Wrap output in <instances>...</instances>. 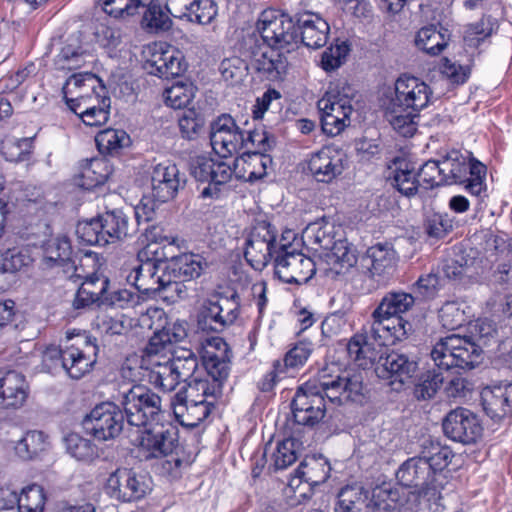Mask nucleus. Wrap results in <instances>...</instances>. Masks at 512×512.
<instances>
[{
	"mask_svg": "<svg viewBox=\"0 0 512 512\" xmlns=\"http://www.w3.org/2000/svg\"><path fill=\"white\" fill-rule=\"evenodd\" d=\"M362 372L333 373L325 368L318 376L301 385L292 400V413L296 423L314 426L325 416V398L341 405L348 401H361L364 395Z\"/></svg>",
	"mask_w": 512,
	"mask_h": 512,
	"instance_id": "obj_1",
	"label": "nucleus"
},
{
	"mask_svg": "<svg viewBox=\"0 0 512 512\" xmlns=\"http://www.w3.org/2000/svg\"><path fill=\"white\" fill-rule=\"evenodd\" d=\"M293 18L281 10H264L256 28L267 47L252 51L250 66L260 77L269 81L282 80L288 71V59L280 50L297 43L298 33Z\"/></svg>",
	"mask_w": 512,
	"mask_h": 512,
	"instance_id": "obj_2",
	"label": "nucleus"
},
{
	"mask_svg": "<svg viewBox=\"0 0 512 512\" xmlns=\"http://www.w3.org/2000/svg\"><path fill=\"white\" fill-rule=\"evenodd\" d=\"M99 347L96 338L86 331L67 330L63 348L47 347L42 354V371L57 373L64 370L71 378L80 379L97 361Z\"/></svg>",
	"mask_w": 512,
	"mask_h": 512,
	"instance_id": "obj_3",
	"label": "nucleus"
},
{
	"mask_svg": "<svg viewBox=\"0 0 512 512\" xmlns=\"http://www.w3.org/2000/svg\"><path fill=\"white\" fill-rule=\"evenodd\" d=\"M414 302L415 298L410 293L386 294L372 313L371 336L382 342H398L406 339L412 331V324L401 315L409 311Z\"/></svg>",
	"mask_w": 512,
	"mask_h": 512,
	"instance_id": "obj_4",
	"label": "nucleus"
},
{
	"mask_svg": "<svg viewBox=\"0 0 512 512\" xmlns=\"http://www.w3.org/2000/svg\"><path fill=\"white\" fill-rule=\"evenodd\" d=\"M113 399L121 406L127 423L138 428L158 421L163 413L161 398L145 385H123Z\"/></svg>",
	"mask_w": 512,
	"mask_h": 512,
	"instance_id": "obj_5",
	"label": "nucleus"
},
{
	"mask_svg": "<svg viewBox=\"0 0 512 512\" xmlns=\"http://www.w3.org/2000/svg\"><path fill=\"white\" fill-rule=\"evenodd\" d=\"M354 95V88L346 81L339 80L330 84L325 95L317 103L325 134L336 136L350 125Z\"/></svg>",
	"mask_w": 512,
	"mask_h": 512,
	"instance_id": "obj_6",
	"label": "nucleus"
},
{
	"mask_svg": "<svg viewBox=\"0 0 512 512\" xmlns=\"http://www.w3.org/2000/svg\"><path fill=\"white\" fill-rule=\"evenodd\" d=\"M442 175L445 185L465 184L474 196H480L485 190V165L459 151H451L442 158Z\"/></svg>",
	"mask_w": 512,
	"mask_h": 512,
	"instance_id": "obj_7",
	"label": "nucleus"
},
{
	"mask_svg": "<svg viewBox=\"0 0 512 512\" xmlns=\"http://www.w3.org/2000/svg\"><path fill=\"white\" fill-rule=\"evenodd\" d=\"M480 348L467 338L451 334L440 339L431 351V358L439 370L473 368L478 363Z\"/></svg>",
	"mask_w": 512,
	"mask_h": 512,
	"instance_id": "obj_8",
	"label": "nucleus"
},
{
	"mask_svg": "<svg viewBox=\"0 0 512 512\" xmlns=\"http://www.w3.org/2000/svg\"><path fill=\"white\" fill-rule=\"evenodd\" d=\"M294 237L295 234L290 230L282 235L279 251L274 259L275 275L285 283L303 284L312 278L316 268L311 258L297 252L287 242Z\"/></svg>",
	"mask_w": 512,
	"mask_h": 512,
	"instance_id": "obj_9",
	"label": "nucleus"
},
{
	"mask_svg": "<svg viewBox=\"0 0 512 512\" xmlns=\"http://www.w3.org/2000/svg\"><path fill=\"white\" fill-rule=\"evenodd\" d=\"M395 494L385 486L376 487L370 492L359 485H347L338 492L335 512H375L387 510V500H395Z\"/></svg>",
	"mask_w": 512,
	"mask_h": 512,
	"instance_id": "obj_10",
	"label": "nucleus"
},
{
	"mask_svg": "<svg viewBox=\"0 0 512 512\" xmlns=\"http://www.w3.org/2000/svg\"><path fill=\"white\" fill-rule=\"evenodd\" d=\"M190 172L196 181L207 183L200 192L204 199L221 198L228 192L227 184L233 175V170L228 163L207 156L192 158Z\"/></svg>",
	"mask_w": 512,
	"mask_h": 512,
	"instance_id": "obj_11",
	"label": "nucleus"
},
{
	"mask_svg": "<svg viewBox=\"0 0 512 512\" xmlns=\"http://www.w3.org/2000/svg\"><path fill=\"white\" fill-rule=\"evenodd\" d=\"M125 414L121 406L113 402L96 405L83 420L86 432L98 440L106 441L116 438L124 426Z\"/></svg>",
	"mask_w": 512,
	"mask_h": 512,
	"instance_id": "obj_12",
	"label": "nucleus"
},
{
	"mask_svg": "<svg viewBox=\"0 0 512 512\" xmlns=\"http://www.w3.org/2000/svg\"><path fill=\"white\" fill-rule=\"evenodd\" d=\"M151 490L150 479L133 469L119 468L110 474L106 492L122 502H133L144 498Z\"/></svg>",
	"mask_w": 512,
	"mask_h": 512,
	"instance_id": "obj_13",
	"label": "nucleus"
},
{
	"mask_svg": "<svg viewBox=\"0 0 512 512\" xmlns=\"http://www.w3.org/2000/svg\"><path fill=\"white\" fill-rule=\"evenodd\" d=\"M239 316L238 296H215L207 300L200 311L198 324L202 330L222 332Z\"/></svg>",
	"mask_w": 512,
	"mask_h": 512,
	"instance_id": "obj_14",
	"label": "nucleus"
},
{
	"mask_svg": "<svg viewBox=\"0 0 512 512\" xmlns=\"http://www.w3.org/2000/svg\"><path fill=\"white\" fill-rule=\"evenodd\" d=\"M279 242L269 223L260 222L251 230L246 240L244 256L255 270L261 271L279 251Z\"/></svg>",
	"mask_w": 512,
	"mask_h": 512,
	"instance_id": "obj_15",
	"label": "nucleus"
},
{
	"mask_svg": "<svg viewBox=\"0 0 512 512\" xmlns=\"http://www.w3.org/2000/svg\"><path fill=\"white\" fill-rule=\"evenodd\" d=\"M166 322L165 313L159 308H148L140 317V323L143 327L154 330L145 351L154 353H164L171 351L172 343L179 342L184 338L185 330L178 324L174 323L171 326H163Z\"/></svg>",
	"mask_w": 512,
	"mask_h": 512,
	"instance_id": "obj_16",
	"label": "nucleus"
},
{
	"mask_svg": "<svg viewBox=\"0 0 512 512\" xmlns=\"http://www.w3.org/2000/svg\"><path fill=\"white\" fill-rule=\"evenodd\" d=\"M210 141L214 152L226 158L243 149L244 131L232 116L222 114L211 123Z\"/></svg>",
	"mask_w": 512,
	"mask_h": 512,
	"instance_id": "obj_17",
	"label": "nucleus"
},
{
	"mask_svg": "<svg viewBox=\"0 0 512 512\" xmlns=\"http://www.w3.org/2000/svg\"><path fill=\"white\" fill-rule=\"evenodd\" d=\"M150 181L152 196L161 203L174 199L186 185L185 175L180 173L176 164L169 161L152 167Z\"/></svg>",
	"mask_w": 512,
	"mask_h": 512,
	"instance_id": "obj_18",
	"label": "nucleus"
},
{
	"mask_svg": "<svg viewBox=\"0 0 512 512\" xmlns=\"http://www.w3.org/2000/svg\"><path fill=\"white\" fill-rule=\"evenodd\" d=\"M417 369L418 363L414 358L392 351L379 357L375 372L379 378L389 380L391 385L398 384L399 387L395 388L398 390L414 377Z\"/></svg>",
	"mask_w": 512,
	"mask_h": 512,
	"instance_id": "obj_19",
	"label": "nucleus"
},
{
	"mask_svg": "<svg viewBox=\"0 0 512 512\" xmlns=\"http://www.w3.org/2000/svg\"><path fill=\"white\" fill-rule=\"evenodd\" d=\"M443 431L455 442L471 444L480 437L482 427L473 412L465 408H457L445 417Z\"/></svg>",
	"mask_w": 512,
	"mask_h": 512,
	"instance_id": "obj_20",
	"label": "nucleus"
},
{
	"mask_svg": "<svg viewBox=\"0 0 512 512\" xmlns=\"http://www.w3.org/2000/svg\"><path fill=\"white\" fill-rule=\"evenodd\" d=\"M432 96L431 88L421 79L402 75L395 83V97L392 102L419 112L428 106Z\"/></svg>",
	"mask_w": 512,
	"mask_h": 512,
	"instance_id": "obj_21",
	"label": "nucleus"
},
{
	"mask_svg": "<svg viewBox=\"0 0 512 512\" xmlns=\"http://www.w3.org/2000/svg\"><path fill=\"white\" fill-rule=\"evenodd\" d=\"M308 170L317 182L331 183L345 170L344 155L334 147L325 146L310 156Z\"/></svg>",
	"mask_w": 512,
	"mask_h": 512,
	"instance_id": "obj_22",
	"label": "nucleus"
},
{
	"mask_svg": "<svg viewBox=\"0 0 512 512\" xmlns=\"http://www.w3.org/2000/svg\"><path fill=\"white\" fill-rule=\"evenodd\" d=\"M178 448L177 432L174 429L146 431L140 438L138 457L141 460H158Z\"/></svg>",
	"mask_w": 512,
	"mask_h": 512,
	"instance_id": "obj_23",
	"label": "nucleus"
},
{
	"mask_svg": "<svg viewBox=\"0 0 512 512\" xmlns=\"http://www.w3.org/2000/svg\"><path fill=\"white\" fill-rule=\"evenodd\" d=\"M143 366L146 370L145 377L148 382L163 392L173 391L180 383L169 358H166L163 353L146 351Z\"/></svg>",
	"mask_w": 512,
	"mask_h": 512,
	"instance_id": "obj_24",
	"label": "nucleus"
},
{
	"mask_svg": "<svg viewBox=\"0 0 512 512\" xmlns=\"http://www.w3.org/2000/svg\"><path fill=\"white\" fill-rule=\"evenodd\" d=\"M485 413L494 421H500L512 413V383L501 382L481 391Z\"/></svg>",
	"mask_w": 512,
	"mask_h": 512,
	"instance_id": "obj_25",
	"label": "nucleus"
},
{
	"mask_svg": "<svg viewBox=\"0 0 512 512\" xmlns=\"http://www.w3.org/2000/svg\"><path fill=\"white\" fill-rule=\"evenodd\" d=\"M163 270L166 271L165 261L148 259L133 266L126 276V280L139 292L146 295H153L159 290V283L163 281Z\"/></svg>",
	"mask_w": 512,
	"mask_h": 512,
	"instance_id": "obj_26",
	"label": "nucleus"
},
{
	"mask_svg": "<svg viewBox=\"0 0 512 512\" xmlns=\"http://www.w3.org/2000/svg\"><path fill=\"white\" fill-rule=\"evenodd\" d=\"M396 342H382L374 339L370 333V327L365 328L364 333L351 338L347 345V352L351 360L359 367L366 368L379 360V349L385 345H393Z\"/></svg>",
	"mask_w": 512,
	"mask_h": 512,
	"instance_id": "obj_27",
	"label": "nucleus"
},
{
	"mask_svg": "<svg viewBox=\"0 0 512 512\" xmlns=\"http://www.w3.org/2000/svg\"><path fill=\"white\" fill-rule=\"evenodd\" d=\"M296 31L299 30L302 43L312 49L323 47L328 40L329 24L319 15L305 12L296 18Z\"/></svg>",
	"mask_w": 512,
	"mask_h": 512,
	"instance_id": "obj_28",
	"label": "nucleus"
},
{
	"mask_svg": "<svg viewBox=\"0 0 512 512\" xmlns=\"http://www.w3.org/2000/svg\"><path fill=\"white\" fill-rule=\"evenodd\" d=\"M28 396V384L24 375L10 370L0 372V407L19 408Z\"/></svg>",
	"mask_w": 512,
	"mask_h": 512,
	"instance_id": "obj_29",
	"label": "nucleus"
},
{
	"mask_svg": "<svg viewBox=\"0 0 512 512\" xmlns=\"http://www.w3.org/2000/svg\"><path fill=\"white\" fill-rule=\"evenodd\" d=\"M396 479L407 488L421 489L436 482L430 473V465L421 456L407 459L397 470Z\"/></svg>",
	"mask_w": 512,
	"mask_h": 512,
	"instance_id": "obj_30",
	"label": "nucleus"
},
{
	"mask_svg": "<svg viewBox=\"0 0 512 512\" xmlns=\"http://www.w3.org/2000/svg\"><path fill=\"white\" fill-rule=\"evenodd\" d=\"M170 407L177 422L183 427L192 429L197 427L210 415L214 406L212 402H190V399L180 400L176 395H173Z\"/></svg>",
	"mask_w": 512,
	"mask_h": 512,
	"instance_id": "obj_31",
	"label": "nucleus"
},
{
	"mask_svg": "<svg viewBox=\"0 0 512 512\" xmlns=\"http://www.w3.org/2000/svg\"><path fill=\"white\" fill-rule=\"evenodd\" d=\"M180 53L166 44H155L147 65L150 73L159 77L169 78L182 73Z\"/></svg>",
	"mask_w": 512,
	"mask_h": 512,
	"instance_id": "obj_32",
	"label": "nucleus"
},
{
	"mask_svg": "<svg viewBox=\"0 0 512 512\" xmlns=\"http://www.w3.org/2000/svg\"><path fill=\"white\" fill-rule=\"evenodd\" d=\"M397 254L388 243H378L369 247L362 256L360 264L371 276L389 273L396 265Z\"/></svg>",
	"mask_w": 512,
	"mask_h": 512,
	"instance_id": "obj_33",
	"label": "nucleus"
},
{
	"mask_svg": "<svg viewBox=\"0 0 512 512\" xmlns=\"http://www.w3.org/2000/svg\"><path fill=\"white\" fill-rule=\"evenodd\" d=\"M99 220L106 245L123 241L134 233V225L122 210L108 211Z\"/></svg>",
	"mask_w": 512,
	"mask_h": 512,
	"instance_id": "obj_34",
	"label": "nucleus"
},
{
	"mask_svg": "<svg viewBox=\"0 0 512 512\" xmlns=\"http://www.w3.org/2000/svg\"><path fill=\"white\" fill-rule=\"evenodd\" d=\"M221 394L222 389L220 388V384L214 383L209 377L205 376L203 378L194 377L190 379L186 382V386L175 395L180 400L190 399V402H212L214 406L215 400L221 396Z\"/></svg>",
	"mask_w": 512,
	"mask_h": 512,
	"instance_id": "obj_35",
	"label": "nucleus"
},
{
	"mask_svg": "<svg viewBox=\"0 0 512 512\" xmlns=\"http://www.w3.org/2000/svg\"><path fill=\"white\" fill-rule=\"evenodd\" d=\"M166 270L182 281L198 278L207 267L205 259L194 253H184L165 261Z\"/></svg>",
	"mask_w": 512,
	"mask_h": 512,
	"instance_id": "obj_36",
	"label": "nucleus"
},
{
	"mask_svg": "<svg viewBox=\"0 0 512 512\" xmlns=\"http://www.w3.org/2000/svg\"><path fill=\"white\" fill-rule=\"evenodd\" d=\"M449 30L441 26L422 27L415 36V45L429 55H439L450 41Z\"/></svg>",
	"mask_w": 512,
	"mask_h": 512,
	"instance_id": "obj_37",
	"label": "nucleus"
},
{
	"mask_svg": "<svg viewBox=\"0 0 512 512\" xmlns=\"http://www.w3.org/2000/svg\"><path fill=\"white\" fill-rule=\"evenodd\" d=\"M323 257L336 273L352 268L358 261L355 246L341 237L336 239L331 249L323 253Z\"/></svg>",
	"mask_w": 512,
	"mask_h": 512,
	"instance_id": "obj_38",
	"label": "nucleus"
},
{
	"mask_svg": "<svg viewBox=\"0 0 512 512\" xmlns=\"http://www.w3.org/2000/svg\"><path fill=\"white\" fill-rule=\"evenodd\" d=\"M111 174L108 162L102 158L85 160L77 176V185L90 190L106 182Z\"/></svg>",
	"mask_w": 512,
	"mask_h": 512,
	"instance_id": "obj_39",
	"label": "nucleus"
},
{
	"mask_svg": "<svg viewBox=\"0 0 512 512\" xmlns=\"http://www.w3.org/2000/svg\"><path fill=\"white\" fill-rule=\"evenodd\" d=\"M303 241L315 251L324 252L331 249L336 241L335 227L327 222L310 223L303 231Z\"/></svg>",
	"mask_w": 512,
	"mask_h": 512,
	"instance_id": "obj_40",
	"label": "nucleus"
},
{
	"mask_svg": "<svg viewBox=\"0 0 512 512\" xmlns=\"http://www.w3.org/2000/svg\"><path fill=\"white\" fill-rule=\"evenodd\" d=\"M409 502L417 512H443L445 506L436 482L410 492Z\"/></svg>",
	"mask_w": 512,
	"mask_h": 512,
	"instance_id": "obj_41",
	"label": "nucleus"
},
{
	"mask_svg": "<svg viewBox=\"0 0 512 512\" xmlns=\"http://www.w3.org/2000/svg\"><path fill=\"white\" fill-rule=\"evenodd\" d=\"M243 164V171L246 174V180L254 182L262 179L267 175V170L272 166V157L260 151H245L236 160V167H239V163Z\"/></svg>",
	"mask_w": 512,
	"mask_h": 512,
	"instance_id": "obj_42",
	"label": "nucleus"
},
{
	"mask_svg": "<svg viewBox=\"0 0 512 512\" xmlns=\"http://www.w3.org/2000/svg\"><path fill=\"white\" fill-rule=\"evenodd\" d=\"M385 117L393 129L404 137L413 136L417 130L415 119L418 117V112L405 109L392 101L387 107Z\"/></svg>",
	"mask_w": 512,
	"mask_h": 512,
	"instance_id": "obj_43",
	"label": "nucleus"
},
{
	"mask_svg": "<svg viewBox=\"0 0 512 512\" xmlns=\"http://www.w3.org/2000/svg\"><path fill=\"white\" fill-rule=\"evenodd\" d=\"M43 261L46 266H60L67 264L71 259L72 246L65 235H57L43 243Z\"/></svg>",
	"mask_w": 512,
	"mask_h": 512,
	"instance_id": "obj_44",
	"label": "nucleus"
},
{
	"mask_svg": "<svg viewBox=\"0 0 512 512\" xmlns=\"http://www.w3.org/2000/svg\"><path fill=\"white\" fill-rule=\"evenodd\" d=\"M391 179L393 186L407 197L414 196L421 186L415 167L405 160L396 163Z\"/></svg>",
	"mask_w": 512,
	"mask_h": 512,
	"instance_id": "obj_45",
	"label": "nucleus"
},
{
	"mask_svg": "<svg viewBox=\"0 0 512 512\" xmlns=\"http://www.w3.org/2000/svg\"><path fill=\"white\" fill-rule=\"evenodd\" d=\"M95 142L102 154L115 155L131 144L130 136L124 130L105 129L100 131Z\"/></svg>",
	"mask_w": 512,
	"mask_h": 512,
	"instance_id": "obj_46",
	"label": "nucleus"
},
{
	"mask_svg": "<svg viewBox=\"0 0 512 512\" xmlns=\"http://www.w3.org/2000/svg\"><path fill=\"white\" fill-rule=\"evenodd\" d=\"M163 281L159 283V290L153 295H158L169 304L176 303L188 297V288L185 282L175 277L169 270H163Z\"/></svg>",
	"mask_w": 512,
	"mask_h": 512,
	"instance_id": "obj_47",
	"label": "nucleus"
},
{
	"mask_svg": "<svg viewBox=\"0 0 512 512\" xmlns=\"http://www.w3.org/2000/svg\"><path fill=\"white\" fill-rule=\"evenodd\" d=\"M93 56L81 46L69 43L62 47L56 57V65L62 70H74L91 61Z\"/></svg>",
	"mask_w": 512,
	"mask_h": 512,
	"instance_id": "obj_48",
	"label": "nucleus"
},
{
	"mask_svg": "<svg viewBox=\"0 0 512 512\" xmlns=\"http://www.w3.org/2000/svg\"><path fill=\"white\" fill-rule=\"evenodd\" d=\"M330 466L324 458H311L300 464L296 470L297 476L311 484L324 483L329 478Z\"/></svg>",
	"mask_w": 512,
	"mask_h": 512,
	"instance_id": "obj_49",
	"label": "nucleus"
},
{
	"mask_svg": "<svg viewBox=\"0 0 512 512\" xmlns=\"http://www.w3.org/2000/svg\"><path fill=\"white\" fill-rule=\"evenodd\" d=\"M97 86L102 92L104 91V87L99 85V79L94 74L88 72L73 74L62 88L63 97L66 99L79 94L94 92Z\"/></svg>",
	"mask_w": 512,
	"mask_h": 512,
	"instance_id": "obj_50",
	"label": "nucleus"
},
{
	"mask_svg": "<svg viewBox=\"0 0 512 512\" xmlns=\"http://www.w3.org/2000/svg\"><path fill=\"white\" fill-rule=\"evenodd\" d=\"M47 446V438L43 432L28 431L17 442L15 451L20 458L29 460L36 456L38 453L44 451Z\"/></svg>",
	"mask_w": 512,
	"mask_h": 512,
	"instance_id": "obj_51",
	"label": "nucleus"
},
{
	"mask_svg": "<svg viewBox=\"0 0 512 512\" xmlns=\"http://www.w3.org/2000/svg\"><path fill=\"white\" fill-rule=\"evenodd\" d=\"M93 329L102 335L114 336L127 333L131 327L123 315L99 314L92 323Z\"/></svg>",
	"mask_w": 512,
	"mask_h": 512,
	"instance_id": "obj_52",
	"label": "nucleus"
},
{
	"mask_svg": "<svg viewBox=\"0 0 512 512\" xmlns=\"http://www.w3.org/2000/svg\"><path fill=\"white\" fill-rule=\"evenodd\" d=\"M451 450L440 445L438 442H429V446H425L421 458H424L430 465V473L436 480L437 472L443 470L451 461Z\"/></svg>",
	"mask_w": 512,
	"mask_h": 512,
	"instance_id": "obj_53",
	"label": "nucleus"
},
{
	"mask_svg": "<svg viewBox=\"0 0 512 512\" xmlns=\"http://www.w3.org/2000/svg\"><path fill=\"white\" fill-rule=\"evenodd\" d=\"M444 382V376L435 369L422 373L414 386V396L418 400L433 398Z\"/></svg>",
	"mask_w": 512,
	"mask_h": 512,
	"instance_id": "obj_54",
	"label": "nucleus"
},
{
	"mask_svg": "<svg viewBox=\"0 0 512 512\" xmlns=\"http://www.w3.org/2000/svg\"><path fill=\"white\" fill-rule=\"evenodd\" d=\"M169 361L178 380L187 382L194 378L198 368V359L191 350L181 349Z\"/></svg>",
	"mask_w": 512,
	"mask_h": 512,
	"instance_id": "obj_55",
	"label": "nucleus"
},
{
	"mask_svg": "<svg viewBox=\"0 0 512 512\" xmlns=\"http://www.w3.org/2000/svg\"><path fill=\"white\" fill-rule=\"evenodd\" d=\"M106 14L114 18L133 16L149 4L150 0H99Z\"/></svg>",
	"mask_w": 512,
	"mask_h": 512,
	"instance_id": "obj_56",
	"label": "nucleus"
},
{
	"mask_svg": "<svg viewBox=\"0 0 512 512\" xmlns=\"http://www.w3.org/2000/svg\"><path fill=\"white\" fill-rule=\"evenodd\" d=\"M218 9L215 0H195L185 20L199 25L211 24L218 15Z\"/></svg>",
	"mask_w": 512,
	"mask_h": 512,
	"instance_id": "obj_57",
	"label": "nucleus"
},
{
	"mask_svg": "<svg viewBox=\"0 0 512 512\" xmlns=\"http://www.w3.org/2000/svg\"><path fill=\"white\" fill-rule=\"evenodd\" d=\"M46 496L41 486L31 485L19 494V512H43Z\"/></svg>",
	"mask_w": 512,
	"mask_h": 512,
	"instance_id": "obj_58",
	"label": "nucleus"
},
{
	"mask_svg": "<svg viewBox=\"0 0 512 512\" xmlns=\"http://www.w3.org/2000/svg\"><path fill=\"white\" fill-rule=\"evenodd\" d=\"M204 367L207 371L206 377H209L214 383L220 384V388L223 389V385L227 380L230 372V356H202Z\"/></svg>",
	"mask_w": 512,
	"mask_h": 512,
	"instance_id": "obj_59",
	"label": "nucleus"
},
{
	"mask_svg": "<svg viewBox=\"0 0 512 512\" xmlns=\"http://www.w3.org/2000/svg\"><path fill=\"white\" fill-rule=\"evenodd\" d=\"M163 98L166 105L173 109L184 108L193 98V87L177 82L164 90Z\"/></svg>",
	"mask_w": 512,
	"mask_h": 512,
	"instance_id": "obj_60",
	"label": "nucleus"
},
{
	"mask_svg": "<svg viewBox=\"0 0 512 512\" xmlns=\"http://www.w3.org/2000/svg\"><path fill=\"white\" fill-rule=\"evenodd\" d=\"M143 9H145V11L142 24L146 28L157 32L168 30L171 27L172 21L169 16L162 10L160 5L152 4V0H150L149 4L146 5Z\"/></svg>",
	"mask_w": 512,
	"mask_h": 512,
	"instance_id": "obj_61",
	"label": "nucleus"
},
{
	"mask_svg": "<svg viewBox=\"0 0 512 512\" xmlns=\"http://www.w3.org/2000/svg\"><path fill=\"white\" fill-rule=\"evenodd\" d=\"M65 445L67 452L79 461L91 460L96 454L95 446L91 441L75 433L65 437Z\"/></svg>",
	"mask_w": 512,
	"mask_h": 512,
	"instance_id": "obj_62",
	"label": "nucleus"
},
{
	"mask_svg": "<svg viewBox=\"0 0 512 512\" xmlns=\"http://www.w3.org/2000/svg\"><path fill=\"white\" fill-rule=\"evenodd\" d=\"M33 151V138L8 140L3 147V154L10 162H22L29 159Z\"/></svg>",
	"mask_w": 512,
	"mask_h": 512,
	"instance_id": "obj_63",
	"label": "nucleus"
},
{
	"mask_svg": "<svg viewBox=\"0 0 512 512\" xmlns=\"http://www.w3.org/2000/svg\"><path fill=\"white\" fill-rule=\"evenodd\" d=\"M297 459L296 442L288 438L279 442L271 455L272 464L275 470L286 469Z\"/></svg>",
	"mask_w": 512,
	"mask_h": 512,
	"instance_id": "obj_64",
	"label": "nucleus"
}]
</instances>
